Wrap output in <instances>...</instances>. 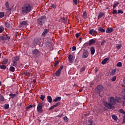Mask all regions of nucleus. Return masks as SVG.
I'll return each instance as SVG.
<instances>
[{
	"mask_svg": "<svg viewBox=\"0 0 125 125\" xmlns=\"http://www.w3.org/2000/svg\"><path fill=\"white\" fill-rule=\"evenodd\" d=\"M104 105L106 108H108V109H115L114 105H116V99H114L113 97H110L109 103L104 102Z\"/></svg>",
	"mask_w": 125,
	"mask_h": 125,
	"instance_id": "obj_1",
	"label": "nucleus"
},
{
	"mask_svg": "<svg viewBox=\"0 0 125 125\" xmlns=\"http://www.w3.org/2000/svg\"><path fill=\"white\" fill-rule=\"evenodd\" d=\"M33 9V7L31 4L26 3L21 8V12L24 14H28L29 12H31Z\"/></svg>",
	"mask_w": 125,
	"mask_h": 125,
	"instance_id": "obj_2",
	"label": "nucleus"
},
{
	"mask_svg": "<svg viewBox=\"0 0 125 125\" xmlns=\"http://www.w3.org/2000/svg\"><path fill=\"white\" fill-rule=\"evenodd\" d=\"M46 18L45 16H42L41 18H39L37 19V23L39 25L41 26L43 25L44 24V20Z\"/></svg>",
	"mask_w": 125,
	"mask_h": 125,
	"instance_id": "obj_3",
	"label": "nucleus"
},
{
	"mask_svg": "<svg viewBox=\"0 0 125 125\" xmlns=\"http://www.w3.org/2000/svg\"><path fill=\"white\" fill-rule=\"evenodd\" d=\"M44 104H43V103H39L37 106V111L38 113H40V114H42V107Z\"/></svg>",
	"mask_w": 125,
	"mask_h": 125,
	"instance_id": "obj_4",
	"label": "nucleus"
},
{
	"mask_svg": "<svg viewBox=\"0 0 125 125\" xmlns=\"http://www.w3.org/2000/svg\"><path fill=\"white\" fill-rule=\"evenodd\" d=\"M88 51L85 49L83 50L82 58H87L88 57Z\"/></svg>",
	"mask_w": 125,
	"mask_h": 125,
	"instance_id": "obj_5",
	"label": "nucleus"
},
{
	"mask_svg": "<svg viewBox=\"0 0 125 125\" xmlns=\"http://www.w3.org/2000/svg\"><path fill=\"white\" fill-rule=\"evenodd\" d=\"M104 87L102 85H99L97 86L96 88V90L98 93H100L101 92V90H103Z\"/></svg>",
	"mask_w": 125,
	"mask_h": 125,
	"instance_id": "obj_6",
	"label": "nucleus"
},
{
	"mask_svg": "<svg viewBox=\"0 0 125 125\" xmlns=\"http://www.w3.org/2000/svg\"><path fill=\"white\" fill-rule=\"evenodd\" d=\"M9 39H10V37L6 35L0 36V40L1 41H6L7 40H9Z\"/></svg>",
	"mask_w": 125,
	"mask_h": 125,
	"instance_id": "obj_7",
	"label": "nucleus"
},
{
	"mask_svg": "<svg viewBox=\"0 0 125 125\" xmlns=\"http://www.w3.org/2000/svg\"><path fill=\"white\" fill-rule=\"evenodd\" d=\"M89 34L92 36H96L97 35V32L94 29H91L89 31Z\"/></svg>",
	"mask_w": 125,
	"mask_h": 125,
	"instance_id": "obj_8",
	"label": "nucleus"
},
{
	"mask_svg": "<svg viewBox=\"0 0 125 125\" xmlns=\"http://www.w3.org/2000/svg\"><path fill=\"white\" fill-rule=\"evenodd\" d=\"M34 44H41V38H36L34 41Z\"/></svg>",
	"mask_w": 125,
	"mask_h": 125,
	"instance_id": "obj_9",
	"label": "nucleus"
},
{
	"mask_svg": "<svg viewBox=\"0 0 125 125\" xmlns=\"http://www.w3.org/2000/svg\"><path fill=\"white\" fill-rule=\"evenodd\" d=\"M112 32H114V29L112 27H109L106 29V33L107 34H110V33H112Z\"/></svg>",
	"mask_w": 125,
	"mask_h": 125,
	"instance_id": "obj_10",
	"label": "nucleus"
},
{
	"mask_svg": "<svg viewBox=\"0 0 125 125\" xmlns=\"http://www.w3.org/2000/svg\"><path fill=\"white\" fill-rule=\"evenodd\" d=\"M33 54H35V55H38L39 53H40V51L37 49H35L34 50H32Z\"/></svg>",
	"mask_w": 125,
	"mask_h": 125,
	"instance_id": "obj_11",
	"label": "nucleus"
},
{
	"mask_svg": "<svg viewBox=\"0 0 125 125\" xmlns=\"http://www.w3.org/2000/svg\"><path fill=\"white\" fill-rule=\"evenodd\" d=\"M104 15H105V13L101 12L99 13V16H98V20H99V19H100V18H102V17H103V16H104Z\"/></svg>",
	"mask_w": 125,
	"mask_h": 125,
	"instance_id": "obj_12",
	"label": "nucleus"
},
{
	"mask_svg": "<svg viewBox=\"0 0 125 125\" xmlns=\"http://www.w3.org/2000/svg\"><path fill=\"white\" fill-rule=\"evenodd\" d=\"M108 60H109V58H106L104 59L102 61V64L103 65H105V64H106V63H107V61H108Z\"/></svg>",
	"mask_w": 125,
	"mask_h": 125,
	"instance_id": "obj_13",
	"label": "nucleus"
},
{
	"mask_svg": "<svg viewBox=\"0 0 125 125\" xmlns=\"http://www.w3.org/2000/svg\"><path fill=\"white\" fill-rule=\"evenodd\" d=\"M96 42L95 39H91L89 41V45H91V44H93Z\"/></svg>",
	"mask_w": 125,
	"mask_h": 125,
	"instance_id": "obj_14",
	"label": "nucleus"
},
{
	"mask_svg": "<svg viewBox=\"0 0 125 125\" xmlns=\"http://www.w3.org/2000/svg\"><path fill=\"white\" fill-rule=\"evenodd\" d=\"M47 100L49 103H52V98L50 96H47Z\"/></svg>",
	"mask_w": 125,
	"mask_h": 125,
	"instance_id": "obj_15",
	"label": "nucleus"
},
{
	"mask_svg": "<svg viewBox=\"0 0 125 125\" xmlns=\"http://www.w3.org/2000/svg\"><path fill=\"white\" fill-rule=\"evenodd\" d=\"M90 51L92 55H93V54H94L95 53V49L94 48V47H91L90 48Z\"/></svg>",
	"mask_w": 125,
	"mask_h": 125,
	"instance_id": "obj_16",
	"label": "nucleus"
},
{
	"mask_svg": "<svg viewBox=\"0 0 125 125\" xmlns=\"http://www.w3.org/2000/svg\"><path fill=\"white\" fill-rule=\"evenodd\" d=\"M28 22L26 21H23L21 22H20V25L21 27H23V26H26Z\"/></svg>",
	"mask_w": 125,
	"mask_h": 125,
	"instance_id": "obj_17",
	"label": "nucleus"
},
{
	"mask_svg": "<svg viewBox=\"0 0 125 125\" xmlns=\"http://www.w3.org/2000/svg\"><path fill=\"white\" fill-rule=\"evenodd\" d=\"M61 100V97H58L55 99L53 101V102H57V101H60Z\"/></svg>",
	"mask_w": 125,
	"mask_h": 125,
	"instance_id": "obj_18",
	"label": "nucleus"
},
{
	"mask_svg": "<svg viewBox=\"0 0 125 125\" xmlns=\"http://www.w3.org/2000/svg\"><path fill=\"white\" fill-rule=\"evenodd\" d=\"M9 96H10L11 98L13 99L14 97H16V96H17V94L11 93L9 94Z\"/></svg>",
	"mask_w": 125,
	"mask_h": 125,
	"instance_id": "obj_19",
	"label": "nucleus"
},
{
	"mask_svg": "<svg viewBox=\"0 0 125 125\" xmlns=\"http://www.w3.org/2000/svg\"><path fill=\"white\" fill-rule=\"evenodd\" d=\"M98 31H99V32H101V33H105L106 30L105 29H103L102 27H100L98 29Z\"/></svg>",
	"mask_w": 125,
	"mask_h": 125,
	"instance_id": "obj_20",
	"label": "nucleus"
},
{
	"mask_svg": "<svg viewBox=\"0 0 125 125\" xmlns=\"http://www.w3.org/2000/svg\"><path fill=\"white\" fill-rule=\"evenodd\" d=\"M68 59H69L70 62H73V55H69V56H68Z\"/></svg>",
	"mask_w": 125,
	"mask_h": 125,
	"instance_id": "obj_21",
	"label": "nucleus"
},
{
	"mask_svg": "<svg viewBox=\"0 0 125 125\" xmlns=\"http://www.w3.org/2000/svg\"><path fill=\"white\" fill-rule=\"evenodd\" d=\"M55 75L57 77H59L60 76V74H61V71L57 70V71L55 72Z\"/></svg>",
	"mask_w": 125,
	"mask_h": 125,
	"instance_id": "obj_22",
	"label": "nucleus"
},
{
	"mask_svg": "<svg viewBox=\"0 0 125 125\" xmlns=\"http://www.w3.org/2000/svg\"><path fill=\"white\" fill-rule=\"evenodd\" d=\"M24 76H30L31 73H30V72H28V71L25 70L24 71Z\"/></svg>",
	"mask_w": 125,
	"mask_h": 125,
	"instance_id": "obj_23",
	"label": "nucleus"
},
{
	"mask_svg": "<svg viewBox=\"0 0 125 125\" xmlns=\"http://www.w3.org/2000/svg\"><path fill=\"white\" fill-rule=\"evenodd\" d=\"M48 31L47 29H44V31L42 33V36H43L44 37L46 35V34H47Z\"/></svg>",
	"mask_w": 125,
	"mask_h": 125,
	"instance_id": "obj_24",
	"label": "nucleus"
},
{
	"mask_svg": "<svg viewBox=\"0 0 125 125\" xmlns=\"http://www.w3.org/2000/svg\"><path fill=\"white\" fill-rule=\"evenodd\" d=\"M13 61H19V57L16 56L13 58Z\"/></svg>",
	"mask_w": 125,
	"mask_h": 125,
	"instance_id": "obj_25",
	"label": "nucleus"
},
{
	"mask_svg": "<svg viewBox=\"0 0 125 125\" xmlns=\"http://www.w3.org/2000/svg\"><path fill=\"white\" fill-rule=\"evenodd\" d=\"M9 71H10V72H14V71H15V68L13 66H11L9 68Z\"/></svg>",
	"mask_w": 125,
	"mask_h": 125,
	"instance_id": "obj_26",
	"label": "nucleus"
},
{
	"mask_svg": "<svg viewBox=\"0 0 125 125\" xmlns=\"http://www.w3.org/2000/svg\"><path fill=\"white\" fill-rule=\"evenodd\" d=\"M5 6L6 8H7L8 10H10V8H9V3H8V2H6Z\"/></svg>",
	"mask_w": 125,
	"mask_h": 125,
	"instance_id": "obj_27",
	"label": "nucleus"
},
{
	"mask_svg": "<svg viewBox=\"0 0 125 125\" xmlns=\"http://www.w3.org/2000/svg\"><path fill=\"white\" fill-rule=\"evenodd\" d=\"M112 118L114 120V121H118V117L115 115H112Z\"/></svg>",
	"mask_w": 125,
	"mask_h": 125,
	"instance_id": "obj_28",
	"label": "nucleus"
},
{
	"mask_svg": "<svg viewBox=\"0 0 125 125\" xmlns=\"http://www.w3.org/2000/svg\"><path fill=\"white\" fill-rule=\"evenodd\" d=\"M0 69H2V70H5V69H6V66L4 65H0Z\"/></svg>",
	"mask_w": 125,
	"mask_h": 125,
	"instance_id": "obj_29",
	"label": "nucleus"
},
{
	"mask_svg": "<svg viewBox=\"0 0 125 125\" xmlns=\"http://www.w3.org/2000/svg\"><path fill=\"white\" fill-rule=\"evenodd\" d=\"M119 4H120V3H119L118 2H117L116 3H115L114 4H113V9H115V8L116 7H117V6H118V5H119Z\"/></svg>",
	"mask_w": 125,
	"mask_h": 125,
	"instance_id": "obj_30",
	"label": "nucleus"
},
{
	"mask_svg": "<svg viewBox=\"0 0 125 125\" xmlns=\"http://www.w3.org/2000/svg\"><path fill=\"white\" fill-rule=\"evenodd\" d=\"M105 43H106V41L105 40H103L101 42V45L102 46H104V45H105Z\"/></svg>",
	"mask_w": 125,
	"mask_h": 125,
	"instance_id": "obj_31",
	"label": "nucleus"
},
{
	"mask_svg": "<svg viewBox=\"0 0 125 125\" xmlns=\"http://www.w3.org/2000/svg\"><path fill=\"white\" fill-rule=\"evenodd\" d=\"M44 98H45V96H44L43 95H41L40 99H41V100H42V101H43V100H44Z\"/></svg>",
	"mask_w": 125,
	"mask_h": 125,
	"instance_id": "obj_32",
	"label": "nucleus"
},
{
	"mask_svg": "<svg viewBox=\"0 0 125 125\" xmlns=\"http://www.w3.org/2000/svg\"><path fill=\"white\" fill-rule=\"evenodd\" d=\"M4 17V12L0 13V18H2Z\"/></svg>",
	"mask_w": 125,
	"mask_h": 125,
	"instance_id": "obj_33",
	"label": "nucleus"
},
{
	"mask_svg": "<svg viewBox=\"0 0 125 125\" xmlns=\"http://www.w3.org/2000/svg\"><path fill=\"white\" fill-rule=\"evenodd\" d=\"M4 31V28L2 26H0V33H2Z\"/></svg>",
	"mask_w": 125,
	"mask_h": 125,
	"instance_id": "obj_34",
	"label": "nucleus"
},
{
	"mask_svg": "<svg viewBox=\"0 0 125 125\" xmlns=\"http://www.w3.org/2000/svg\"><path fill=\"white\" fill-rule=\"evenodd\" d=\"M50 7L52 8H56V5L54 4H53V3H51V5H50Z\"/></svg>",
	"mask_w": 125,
	"mask_h": 125,
	"instance_id": "obj_35",
	"label": "nucleus"
},
{
	"mask_svg": "<svg viewBox=\"0 0 125 125\" xmlns=\"http://www.w3.org/2000/svg\"><path fill=\"white\" fill-rule=\"evenodd\" d=\"M4 109H8L9 108V104H5L4 106Z\"/></svg>",
	"mask_w": 125,
	"mask_h": 125,
	"instance_id": "obj_36",
	"label": "nucleus"
},
{
	"mask_svg": "<svg viewBox=\"0 0 125 125\" xmlns=\"http://www.w3.org/2000/svg\"><path fill=\"white\" fill-rule=\"evenodd\" d=\"M3 64H7L8 63V59H5L3 62Z\"/></svg>",
	"mask_w": 125,
	"mask_h": 125,
	"instance_id": "obj_37",
	"label": "nucleus"
},
{
	"mask_svg": "<svg viewBox=\"0 0 125 125\" xmlns=\"http://www.w3.org/2000/svg\"><path fill=\"white\" fill-rule=\"evenodd\" d=\"M30 108H33V106H32V105H29L28 106H26L25 109L26 110H29V109H30Z\"/></svg>",
	"mask_w": 125,
	"mask_h": 125,
	"instance_id": "obj_38",
	"label": "nucleus"
},
{
	"mask_svg": "<svg viewBox=\"0 0 125 125\" xmlns=\"http://www.w3.org/2000/svg\"><path fill=\"white\" fill-rule=\"evenodd\" d=\"M13 66L16 67V66H17V62H15V61H13Z\"/></svg>",
	"mask_w": 125,
	"mask_h": 125,
	"instance_id": "obj_39",
	"label": "nucleus"
},
{
	"mask_svg": "<svg viewBox=\"0 0 125 125\" xmlns=\"http://www.w3.org/2000/svg\"><path fill=\"white\" fill-rule=\"evenodd\" d=\"M83 16L84 17V18H86V17L87 16V14H86V12H83Z\"/></svg>",
	"mask_w": 125,
	"mask_h": 125,
	"instance_id": "obj_40",
	"label": "nucleus"
},
{
	"mask_svg": "<svg viewBox=\"0 0 125 125\" xmlns=\"http://www.w3.org/2000/svg\"><path fill=\"white\" fill-rule=\"evenodd\" d=\"M116 80H117V77L116 76H114L111 79L112 82H115L116 81Z\"/></svg>",
	"mask_w": 125,
	"mask_h": 125,
	"instance_id": "obj_41",
	"label": "nucleus"
},
{
	"mask_svg": "<svg viewBox=\"0 0 125 125\" xmlns=\"http://www.w3.org/2000/svg\"><path fill=\"white\" fill-rule=\"evenodd\" d=\"M119 112L121 113V114H125V111L122 109L119 110Z\"/></svg>",
	"mask_w": 125,
	"mask_h": 125,
	"instance_id": "obj_42",
	"label": "nucleus"
},
{
	"mask_svg": "<svg viewBox=\"0 0 125 125\" xmlns=\"http://www.w3.org/2000/svg\"><path fill=\"white\" fill-rule=\"evenodd\" d=\"M111 74L112 75H115V74H116V69H112L111 71Z\"/></svg>",
	"mask_w": 125,
	"mask_h": 125,
	"instance_id": "obj_43",
	"label": "nucleus"
},
{
	"mask_svg": "<svg viewBox=\"0 0 125 125\" xmlns=\"http://www.w3.org/2000/svg\"><path fill=\"white\" fill-rule=\"evenodd\" d=\"M62 69H63V66L62 65L60 66L59 69H58V71H59L60 72H61V71H62Z\"/></svg>",
	"mask_w": 125,
	"mask_h": 125,
	"instance_id": "obj_44",
	"label": "nucleus"
},
{
	"mask_svg": "<svg viewBox=\"0 0 125 125\" xmlns=\"http://www.w3.org/2000/svg\"><path fill=\"white\" fill-rule=\"evenodd\" d=\"M117 67H122V63L121 62H119L117 64Z\"/></svg>",
	"mask_w": 125,
	"mask_h": 125,
	"instance_id": "obj_45",
	"label": "nucleus"
},
{
	"mask_svg": "<svg viewBox=\"0 0 125 125\" xmlns=\"http://www.w3.org/2000/svg\"><path fill=\"white\" fill-rule=\"evenodd\" d=\"M85 70V67L83 66L81 69V72H83Z\"/></svg>",
	"mask_w": 125,
	"mask_h": 125,
	"instance_id": "obj_46",
	"label": "nucleus"
},
{
	"mask_svg": "<svg viewBox=\"0 0 125 125\" xmlns=\"http://www.w3.org/2000/svg\"><path fill=\"white\" fill-rule=\"evenodd\" d=\"M73 1L76 5H78V0H73Z\"/></svg>",
	"mask_w": 125,
	"mask_h": 125,
	"instance_id": "obj_47",
	"label": "nucleus"
},
{
	"mask_svg": "<svg viewBox=\"0 0 125 125\" xmlns=\"http://www.w3.org/2000/svg\"><path fill=\"white\" fill-rule=\"evenodd\" d=\"M58 64H59V61H57L55 62L54 66L55 67H56V66H57V65H58Z\"/></svg>",
	"mask_w": 125,
	"mask_h": 125,
	"instance_id": "obj_48",
	"label": "nucleus"
},
{
	"mask_svg": "<svg viewBox=\"0 0 125 125\" xmlns=\"http://www.w3.org/2000/svg\"><path fill=\"white\" fill-rule=\"evenodd\" d=\"M59 105H60V103H57L56 104H55V105H54V107H57L58 106H59Z\"/></svg>",
	"mask_w": 125,
	"mask_h": 125,
	"instance_id": "obj_49",
	"label": "nucleus"
},
{
	"mask_svg": "<svg viewBox=\"0 0 125 125\" xmlns=\"http://www.w3.org/2000/svg\"><path fill=\"white\" fill-rule=\"evenodd\" d=\"M117 13H121V14H123V13H124V11H122V10H118Z\"/></svg>",
	"mask_w": 125,
	"mask_h": 125,
	"instance_id": "obj_50",
	"label": "nucleus"
},
{
	"mask_svg": "<svg viewBox=\"0 0 125 125\" xmlns=\"http://www.w3.org/2000/svg\"><path fill=\"white\" fill-rule=\"evenodd\" d=\"M63 120L64 121H65V122H68V118L67 117V116H64L63 117Z\"/></svg>",
	"mask_w": 125,
	"mask_h": 125,
	"instance_id": "obj_51",
	"label": "nucleus"
},
{
	"mask_svg": "<svg viewBox=\"0 0 125 125\" xmlns=\"http://www.w3.org/2000/svg\"><path fill=\"white\" fill-rule=\"evenodd\" d=\"M54 108H55L54 105L51 106L50 107V108H49V111H51V110H53V109H54Z\"/></svg>",
	"mask_w": 125,
	"mask_h": 125,
	"instance_id": "obj_52",
	"label": "nucleus"
},
{
	"mask_svg": "<svg viewBox=\"0 0 125 125\" xmlns=\"http://www.w3.org/2000/svg\"><path fill=\"white\" fill-rule=\"evenodd\" d=\"M5 25L7 28H9L10 26V24H9L8 22H5Z\"/></svg>",
	"mask_w": 125,
	"mask_h": 125,
	"instance_id": "obj_53",
	"label": "nucleus"
},
{
	"mask_svg": "<svg viewBox=\"0 0 125 125\" xmlns=\"http://www.w3.org/2000/svg\"><path fill=\"white\" fill-rule=\"evenodd\" d=\"M116 47H117V49H120V48H121V47H122V44L118 45L117 46H116Z\"/></svg>",
	"mask_w": 125,
	"mask_h": 125,
	"instance_id": "obj_54",
	"label": "nucleus"
},
{
	"mask_svg": "<svg viewBox=\"0 0 125 125\" xmlns=\"http://www.w3.org/2000/svg\"><path fill=\"white\" fill-rule=\"evenodd\" d=\"M117 10H114L112 12V14H114V15H116L117 14Z\"/></svg>",
	"mask_w": 125,
	"mask_h": 125,
	"instance_id": "obj_55",
	"label": "nucleus"
},
{
	"mask_svg": "<svg viewBox=\"0 0 125 125\" xmlns=\"http://www.w3.org/2000/svg\"><path fill=\"white\" fill-rule=\"evenodd\" d=\"M116 101H117V103H120V98H117L116 99Z\"/></svg>",
	"mask_w": 125,
	"mask_h": 125,
	"instance_id": "obj_56",
	"label": "nucleus"
},
{
	"mask_svg": "<svg viewBox=\"0 0 125 125\" xmlns=\"http://www.w3.org/2000/svg\"><path fill=\"white\" fill-rule=\"evenodd\" d=\"M77 49V47H76V46H73L72 47V51H74L75 50H76Z\"/></svg>",
	"mask_w": 125,
	"mask_h": 125,
	"instance_id": "obj_57",
	"label": "nucleus"
},
{
	"mask_svg": "<svg viewBox=\"0 0 125 125\" xmlns=\"http://www.w3.org/2000/svg\"><path fill=\"white\" fill-rule=\"evenodd\" d=\"M62 116H63V113L62 114H59L57 116L58 118H62Z\"/></svg>",
	"mask_w": 125,
	"mask_h": 125,
	"instance_id": "obj_58",
	"label": "nucleus"
},
{
	"mask_svg": "<svg viewBox=\"0 0 125 125\" xmlns=\"http://www.w3.org/2000/svg\"><path fill=\"white\" fill-rule=\"evenodd\" d=\"M0 100V101H4V98L3 97H1Z\"/></svg>",
	"mask_w": 125,
	"mask_h": 125,
	"instance_id": "obj_59",
	"label": "nucleus"
},
{
	"mask_svg": "<svg viewBox=\"0 0 125 125\" xmlns=\"http://www.w3.org/2000/svg\"><path fill=\"white\" fill-rule=\"evenodd\" d=\"M75 36L76 37V38H79V37H80V33H76L75 34Z\"/></svg>",
	"mask_w": 125,
	"mask_h": 125,
	"instance_id": "obj_60",
	"label": "nucleus"
},
{
	"mask_svg": "<svg viewBox=\"0 0 125 125\" xmlns=\"http://www.w3.org/2000/svg\"><path fill=\"white\" fill-rule=\"evenodd\" d=\"M122 105H123V106H125V101L122 102Z\"/></svg>",
	"mask_w": 125,
	"mask_h": 125,
	"instance_id": "obj_61",
	"label": "nucleus"
},
{
	"mask_svg": "<svg viewBox=\"0 0 125 125\" xmlns=\"http://www.w3.org/2000/svg\"><path fill=\"white\" fill-rule=\"evenodd\" d=\"M36 82H37V80H36V79H34V80H33V83H36Z\"/></svg>",
	"mask_w": 125,
	"mask_h": 125,
	"instance_id": "obj_62",
	"label": "nucleus"
},
{
	"mask_svg": "<svg viewBox=\"0 0 125 125\" xmlns=\"http://www.w3.org/2000/svg\"><path fill=\"white\" fill-rule=\"evenodd\" d=\"M122 98L123 100H125V95L123 96Z\"/></svg>",
	"mask_w": 125,
	"mask_h": 125,
	"instance_id": "obj_63",
	"label": "nucleus"
},
{
	"mask_svg": "<svg viewBox=\"0 0 125 125\" xmlns=\"http://www.w3.org/2000/svg\"><path fill=\"white\" fill-rule=\"evenodd\" d=\"M124 122L125 123V116H124Z\"/></svg>",
	"mask_w": 125,
	"mask_h": 125,
	"instance_id": "obj_64",
	"label": "nucleus"
}]
</instances>
